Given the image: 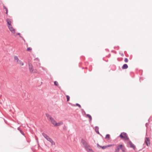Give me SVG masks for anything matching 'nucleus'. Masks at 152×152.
<instances>
[{"label": "nucleus", "mask_w": 152, "mask_h": 152, "mask_svg": "<svg viewBox=\"0 0 152 152\" xmlns=\"http://www.w3.org/2000/svg\"><path fill=\"white\" fill-rule=\"evenodd\" d=\"M145 138V143L147 146H148L150 144V139L148 137H146Z\"/></svg>", "instance_id": "nucleus-5"}, {"label": "nucleus", "mask_w": 152, "mask_h": 152, "mask_svg": "<svg viewBox=\"0 0 152 152\" xmlns=\"http://www.w3.org/2000/svg\"><path fill=\"white\" fill-rule=\"evenodd\" d=\"M140 80H141V78H140Z\"/></svg>", "instance_id": "nucleus-36"}, {"label": "nucleus", "mask_w": 152, "mask_h": 152, "mask_svg": "<svg viewBox=\"0 0 152 152\" xmlns=\"http://www.w3.org/2000/svg\"><path fill=\"white\" fill-rule=\"evenodd\" d=\"M120 149H121L123 152H125V151L126 148L125 146L122 144H120L119 145L116 147L115 149V152H119Z\"/></svg>", "instance_id": "nucleus-1"}, {"label": "nucleus", "mask_w": 152, "mask_h": 152, "mask_svg": "<svg viewBox=\"0 0 152 152\" xmlns=\"http://www.w3.org/2000/svg\"><path fill=\"white\" fill-rule=\"evenodd\" d=\"M121 55L122 56H124V54H123V53H121Z\"/></svg>", "instance_id": "nucleus-32"}, {"label": "nucleus", "mask_w": 152, "mask_h": 152, "mask_svg": "<svg viewBox=\"0 0 152 152\" xmlns=\"http://www.w3.org/2000/svg\"><path fill=\"white\" fill-rule=\"evenodd\" d=\"M148 125H149V124H148V123H146V124H145V126H146V127H147L148 126Z\"/></svg>", "instance_id": "nucleus-30"}, {"label": "nucleus", "mask_w": 152, "mask_h": 152, "mask_svg": "<svg viewBox=\"0 0 152 152\" xmlns=\"http://www.w3.org/2000/svg\"><path fill=\"white\" fill-rule=\"evenodd\" d=\"M3 7H4V9H5V10H6V13L7 14H8V9H7V8L4 5H3Z\"/></svg>", "instance_id": "nucleus-20"}, {"label": "nucleus", "mask_w": 152, "mask_h": 152, "mask_svg": "<svg viewBox=\"0 0 152 152\" xmlns=\"http://www.w3.org/2000/svg\"><path fill=\"white\" fill-rule=\"evenodd\" d=\"M31 49H31V48L29 47V48H27V51H30V50H31Z\"/></svg>", "instance_id": "nucleus-27"}, {"label": "nucleus", "mask_w": 152, "mask_h": 152, "mask_svg": "<svg viewBox=\"0 0 152 152\" xmlns=\"http://www.w3.org/2000/svg\"><path fill=\"white\" fill-rule=\"evenodd\" d=\"M17 129L20 131V133L22 134L23 135H25V134L23 132L22 130L19 127Z\"/></svg>", "instance_id": "nucleus-14"}, {"label": "nucleus", "mask_w": 152, "mask_h": 152, "mask_svg": "<svg viewBox=\"0 0 152 152\" xmlns=\"http://www.w3.org/2000/svg\"><path fill=\"white\" fill-rule=\"evenodd\" d=\"M141 150H142V149H140L139 150V151H141Z\"/></svg>", "instance_id": "nucleus-34"}, {"label": "nucleus", "mask_w": 152, "mask_h": 152, "mask_svg": "<svg viewBox=\"0 0 152 152\" xmlns=\"http://www.w3.org/2000/svg\"><path fill=\"white\" fill-rule=\"evenodd\" d=\"M54 84L56 86H57L58 85V83L56 81H55L54 82Z\"/></svg>", "instance_id": "nucleus-24"}, {"label": "nucleus", "mask_w": 152, "mask_h": 152, "mask_svg": "<svg viewBox=\"0 0 152 152\" xmlns=\"http://www.w3.org/2000/svg\"><path fill=\"white\" fill-rule=\"evenodd\" d=\"M6 21L7 22V24L9 25V26H11V21L10 19H6Z\"/></svg>", "instance_id": "nucleus-11"}, {"label": "nucleus", "mask_w": 152, "mask_h": 152, "mask_svg": "<svg viewBox=\"0 0 152 152\" xmlns=\"http://www.w3.org/2000/svg\"><path fill=\"white\" fill-rule=\"evenodd\" d=\"M46 116L48 118V119L50 120V117H52L50 115H49L47 113L45 114Z\"/></svg>", "instance_id": "nucleus-19"}, {"label": "nucleus", "mask_w": 152, "mask_h": 152, "mask_svg": "<svg viewBox=\"0 0 152 152\" xmlns=\"http://www.w3.org/2000/svg\"><path fill=\"white\" fill-rule=\"evenodd\" d=\"M86 116V117H88L89 118V121L90 122L92 120V117L89 114H85Z\"/></svg>", "instance_id": "nucleus-13"}, {"label": "nucleus", "mask_w": 152, "mask_h": 152, "mask_svg": "<svg viewBox=\"0 0 152 152\" xmlns=\"http://www.w3.org/2000/svg\"><path fill=\"white\" fill-rule=\"evenodd\" d=\"M63 124V123L62 122H61L58 123H56L55 124V126H58L60 125H62Z\"/></svg>", "instance_id": "nucleus-10"}, {"label": "nucleus", "mask_w": 152, "mask_h": 152, "mask_svg": "<svg viewBox=\"0 0 152 152\" xmlns=\"http://www.w3.org/2000/svg\"><path fill=\"white\" fill-rule=\"evenodd\" d=\"M105 50H107V49H105Z\"/></svg>", "instance_id": "nucleus-38"}, {"label": "nucleus", "mask_w": 152, "mask_h": 152, "mask_svg": "<svg viewBox=\"0 0 152 152\" xmlns=\"http://www.w3.org/2000/svg\"><path fill=\"white\" fill-rule=\"evenodd\" d=\"M42 69H43V67H42Z\"/></svg>", "instance_id": "nucleus-37"}, {"label": "nucleus", "mask_w": 152, "mask_h": 152, "mask_svg": "<svg viewBox=\"0 0 152 152\" xmlns=\"http://www.w3.org/2000/svg\"><path fill=\"white\" fill-rule=\"evenodd\" d=\"M38 59H38V58H36L34 60H38Z\"/></svg>", "instance_id": "nucleus-33"}, {"label": "nucleus", "mask_w": 152, "mask_h": 152, "mask_svg": "<svg viewBox=\"0 0 152 152\" xmlns=\"http://www.w3.org/2000/svg\"><path fill=\"white\" fill-rule=\"evenodd\" d=\"M8 27L10 29V31L13 33L14 34L15 33V29H14L12 26H8Z\"/></svg>", "instance_id": "nucleus-7"}, {"label": "nucleus", "mask_w": 152, "mask_h": 152, "mask_svg": "<svg viewBox=\"0 0 152 152\" xmlns=\"http://www.w3.org/2000/svg\"><path fill=\"white\" fill-rule=\"evenodd\" d=\"M76 105L78 107H79L80 108H81V105L79 104L78 103H76Z\"/></svg>", "instance_id": "nucleus-26"}, {"label": "nucleus", "mask_w": 152, "mask_h": 152, "mask_svg": "<svg viewBox=\"0 0 152 152\" xmlns=\"http://www.w3.org/2000/svg\"><path fill=\"white\" fill-rule=\"evenodd\" d=\"M17 35H20V37L21 38H22V39L24 41V42H25V39L23 38L22 37L21 35H20V33H17Z\"/></svg>", "instance_id": "nucleus-21"}, {"label": "nucleus", "mask_w": 152, "mask_h": 152, "mask_svg": "<svg viewBox=\"0 0 152 152\" xmlns=\"http://www.w3.org/2000/svg\"><path fill=\"white\" fill-rule=\"evenodd\" d=\"M29 69L30 70V72H32L33 71V66L32 65H31V66H30V64H29Z\"/></svg>", "instance_id": "nucleus-9"}, {"label": "nucleus", "mask_w": 152, "mask_h": 152, "mask_svg": "<svg viewBox=\"0 0 152 152\" xmlns=\"http://www.w3.org/2000/svg\"><path fill=\"white\" fill-rule=\"evenodd\" d=\"M128 68V66L126 64H124L122 67V68L123 69H126Z\"/></svg>", "instance_id": "nucleus-12"}, {"label": "nucleus", "mask_w": 152, "mask_h": 152, "mask_svg": "<svg viewBox=\"0 0 152 152\" xmlns=\"http://www.w3.org/2000/svg\"><path fill=\"white\" fill-rule=\"evenodd\" d=\"M112 145H106V146H107V148L108 147H110V146H111Z\"/></svg>", "instance_id": "nucleus-31"}, {"label": "nucleus", "mask_w": 152, "mask_h": 152, "mask_svg": "<svg viewBox=\"0 0 152 152\" xmlns=\"http://www.w3.org/2000/svg\"><path fill=\"white\" fill-rule=\"evenodd\" d=\"M95 131L96 132V133L98 134H99V128L97 126H96L95 127Z\"/></svg>", "instance_id": "nucleus-16"}, {"label": "nucleus", "mask_w": 152, "mask_h": 152, "mask_svg": "<svg viewBox=\"0 0 152 152\" xmlns=\"http://www.w3.org/2000/svg\"><path fill=\"white\" fill-rule=\"evenodd\" d=\"M149 119H148V121H149Z\"/></svg>", "instance_id": "nucleus-39"}, {"label": "nucleus", "mask_w": 152, "mask_h": 152, "mask_svg": "<svg viewBox=\"0 0 152 152\" xmlns=\"http://www.w3.org/2000/svg\"><path fill=\"white\" fill-rule=\"evenodd\" d=\"M81 141L84 147L86 148H88V144L87 142L83 139H81Z\"/></svg>", "instance_id": "nucleus-4"}, {"label": "nucleus", "mask_w": 152, "mask_h": 152, "mask_svg": "<svg viewBox=\"0 0 152 152\" xmlns=\"http://www.w3.org/2000/svg\"><path fill=\"white\" fill-rule=\"evenodd\" d=\"M42 136L48 141L50 142L51 144L52 145H54L55 144V142L53 141L52 139L50 138L48 136L45 134L44 133H42Z\"/></svg>", "instance_id": "nucleus-2"}, {"label": "nucleus", "mask_w": 152, "mask_h": 152, "mask_svg": "<svg viewBox=\"0 0 152 152\" xmlns=\"http://www.w3.org/2000/svg\"><path fill=\"white\" fill-rule=\"evenodd\" d=\"M97 146L98 147H100V148H101L102 149H105L107 148V146L106 145H104L103 146H101L100 145L98 144H97Z\"/></svg>", "instance_id": "nucleus-15"}, {"label": "nucleus", "mask_w": 152, "mask_h": 152, "mask_svg": "<svg viewBox=\"0 0 152 152\" xmlns=\"http://www.w3.org/2000/svg\"><path fill=\"white\" fill-rule=\"evenodd\" d=\"M14 58L15 61H16L17 62L19 60L18 57L16 56H14Z\"/></svg>", "instance_id": "nucleus-17"}, {"label": "nucleus", "mask_w": 152, "mask_h": 152, "mask_svg": "<svg viewBox=\"0 0 152 152\" xmlns=\"http://www.w3.org/2000/svg\"><path fill=\"white\" fill-rule=\"evenodd\" d=\"M65 128V126H64V129Z\"/></svg>", "instance_id": "nucleus-35"}, {"label": "nucleus", "mask_w": 152, "mask_h": 152, "mask_svg": "<svg viewBox=\"0 0 152 152\" xmlns=\"http://www.w3.org/2000/svg\"><path fill=\"white\" fill-rule=\"evenodd\" d=\"M81 111L82 113H84L85 114H86V112L83 109H81Z\"/></svg>", "instance_id": "nucleus-25"}, {"label": "nucleus", "mask_w": 152, "mask_h": 152, "mask_svg": "<svg viewBox=\"0 0 152 152\" xmlns=\"http://www.w3.org/2000/svg\"><path fill=\"white\" fill-rule=\"evenodd\" d=\"M128 61V60L127 58H126L124 59V61L125 62H127Z\"/></svg>", "instance_id": "nucleus-28"}, {"label": "nucleus", "mask_w": 152, "mask_h": 152, "mask_svg": "<svg viewBox=\"0 0 152 152\" xmlns=\"http://www.w3.org/2000/svg\"><path fill=\"white\" fill-rule=\"evenodd\" d=\"M50 121L51 123L55 126V124L56 123V121L52 117L50 118Z\"/></svg>", "instance_id": "nucleus-8"}, {"label": "nucleus", "mask_w": 152, "mask_h": 152, "mask_svg": "<svg viewBox=\"0 0 152 152\" xmlns=\"http://www.w3.org/2000/svg\"><path fill=\"white\" fill-rule=\"evenodd\" d=\"M128 143L130 145V147L131 148H132L134 150H135L136 149V147L135 145L133 144L132 142L131 141H130L129 140Z\"/></svg>", "instance_id": "nucleus-6"}, {"label": "nucleus", "mask_w": 152, "mask_h": 152, "mask_svg": "<svg viewBox=\"0 0 152 152\" xmlns=\"http://www.w3.org/2000/svg\"><path fill=\"white\" fill-rule=\"evenodd\" d=\"M105 138L109 139L110 138V135L109 134H107L105 136Z\"/></svg>", "instance_id": "nucleus-23"}, {"label": "nucleus", "mask_w": 152, "mask_h": 152, "mask_svg": "<svg viewBox=\"0 0 152 152\" xmlns=\"http://www.w3.org/2000/svg\"><path fill=\"white\" fill-rule=\"evenodd\" d=\"M66 99H67V102H68L69 101V99H70V97L68 95H66Z\"/></svg>", "instance_id": "nucleus-22"}, {"label": "nucleus", "mask_w": 152, "mask_h": 152, "mask_svg": "<svg viewBox=\"0 0 152 152\" xmlns=\"http://www.w3.org/2000/svg\"><path fill=\"white\" fill-rule=\"evenodd\" d=\"M17 63L22 66L24 65V63L20 60H19Z\"/></svg>", "instance_id": "nucleus-18"}, {"label": "nucleus", "mask_w": 152, "mask_h": 152, "mask_svg": "<svg viewBox=\"0 0 152 152\" xmlns=\"http://www.w3.org/2000/svg\"><path fill=\"white\" fill-rule=\"evenodd\" d=\"M119 137L121 138L124 139V140H129V138L128 137L127 134L124 132L121 133Z\"/></svg>", "instance_id": "nucleus-3"}, {"label": "nucleus", "mask_w": 152, "mask_h": 152, "mask_svg": "<svg viewBox=\"0 0 152 152\" xmlns=\"http://www.w3.org/2000/svg\"><path fill=\"white\" fill-rule=\"evenodd\" d=\"M87 151H92V149H91V148H88V149Z\"/></svg>", "instance_id": "nucleus-29"}]
</instances>
